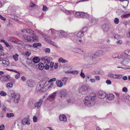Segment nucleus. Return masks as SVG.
Returning <instances> with one entry per match:
<instances>
[{
	"label": "nucleus",
	"mask_w": 130,
	"mask_h": 130,
	"mask_svg": "<svg viewBox=\"0 0 130 130\" xmlns=\"http://www.w3.org/2000/svg\"><path fill=\"white\" fill-rule=\"evenodd\" d=\"M13 86V84L12 83H9L7 84L6 85V86L7 88H9L12 87Z\"/></svg>",
	"instance_id": "47"
},
{
	"label": "nucleus",
	"mask_w": 130,
	"mask_h": 130,
	"mask_svg": "<svg viewBox=\"0 0 130 130\" xmlns=\"http://www.w3.org/2000/svg\"><path fill=\"white\" fill-rule=\"evenodd\" d=\"M66 91L65 89L60 91V94L62 96H66Z\"/></svg>",
	"instance_id": "28"
},
{
	"label": "nucleus",
	"mask_w": 130,
	"mask_h": 130,
	"mask_svg": "<svg viewBox=\"0 0 130 130\" xmlns=\"http://www.w3.org/2000/svg\"><path fill=\"white\" fill-rule=\"evenodd\" d=\"M126 35L127 37L130 38V30L126 33Z\"/></svg>",
	"instance_id": "62"
},
{
	"label": "nucleus",
	"mask_w": 130,
	"mask_h": 130,
	"mask_svg": "<svg viewBox=\"0 0 130 130\" xmlns=\"http://www.w3.org/2000/svg\"><path fill=\"white\" fill-rule=\"evenodd\" d=\"M87 27H85L83 28V29L81 30V31L83 32V33L84 34L85 32L87 31Z\"/></svg>",
	"instance_id": "48"
},
{
	"label": "nucleus",
	"mask_w": 130,
	"mask_h": 130,
	"mask_svg": "<svg viewBox=\"0 0 130 130\" xmlns=\"http://www.w3.org/2000/svg\"><path fill=\"white\" fill-rule=\"evenodd\" d=\"M89 17V15L88 14L85 13L81 12V13L80 15V18H87Z\"/></svg>",
	"instance_id": "25"
},
{
	"label": "nucleus",
	"mask_w": 130,
	"mask_h": 130,
	"mask_svg": "<svg viewBox=\"0 0 130 130\" xmlns=\"http://www.w3.org/2000/svg\"><path fill=\"white\" fill-rule=\"evenodd\" d=\"M75 11H70L66 10L65 11V13L68 15H71L72 14H74L75 13Z\"/></svg>",
	"instance_id": "31"
},
{
	"label": "nucleus",
	"mask_w": 130,
	"mask_h": 130,
	"mask_svg": "<svg viewBox=\"0 0 130 130\" xmlns=\"http://www.w3.org/2000/svg\"><path fill=\"white\" fill-rule=\"evenodd\" d=\"M89 89V86L86 85H83L79 89V92L83 94H86L88 93V90Z\"/></svg>",
	"instance_id": "4"
},
{
	"label": "nucleus",
	"mask_w": 130,
	"mask_h": 130,
	"mask_svg": "<svg viewBox=\"0 0 130 130\" xmlns=\"http://www.w3.org/2000/svg\"><path fill=\"white\" fill-rule=\"evenodd\" d=\"M45 52L46 53H50V49L49 48H46L44 50Z\"/></svg>",
	"instance_id": "56"
},
{
	"label": "nucleus",
	"mask_w": 130,
	"mask_h": 130,
	"mask_svg": "<svg viewBox=\"0 0 130 130\" xmlns=\"http://www.w3.org/2000/svg\"><path fill=\"white\" fill-rule=\"evenodd\" d=\"M68 79V78L67 77H63L61 79V81L63 82V84L65 85Z\"/></svg>",
	"instance_id": "34"
},
{
	"label": "nucleus",
	"mask_w": 130,
	"mask_h": 130,
	"mask_svg": "<svg viewBox=\"0 0 130 130\" xmlns=\"http://www.w3.org/2000/svg\"><path fill=\"white\" fill-rule=\"evenodd\" d=\"M6 70L9 71L15 72L16 73H17V74L15 75V78L17 79H18L19 78L20 76V73L19 72L15 70H13L9 69H6Z\"/></svg>",
	"instance_id": "22"
},
{
	"label": "nucleus",
	"mask_w": 130,
	"mask_h": 130,
	"mask_svg": "<svg viewBox=\"0 0 130 130\" xmlns=\"http://www.w3.org/2000/svg\"><path fill=\"white\" fill-rule=\"evenodd\" d=\"M5 128V126L4 124H3L0 126V130H3Z\"/></svg>",
	"instance_id": "63"
},
{
	"label": "nucleus",
	"mask_w": 130,
	"mask_h": 130,
	"mask_svg": "<svg viewBox=\"0 0 130 130\" xmlns=\"http://www.w3.org/2000/svg\"><path fill=\"white\" fill-rule=\"evenodd\" d=\"M50 61L49 59H45L44 60V63L45 64H49L50 63Z\"/></svg>",
	"instance_id": "53"
},
{
	"label": "nucleus",
	"mask_w": 130,
	"mask_h": 130,
	"mask_svg": "<svg viewBox=\"0 0 130 130\" xmlns=\"http://www.w3.org/2000/svg\"><path fill=\"white\" fill-rule=\"evenodd\" d=\"M50 66L48 64H46L44 66V67L45 69L46 70H48L50 68Z\"/></svg>",
	"instance_id": "58"
},
{
	"label": "nucleus",
	"mask_w": 130,
	"mask_h": 130,
	"mask_svg": "<svg viewBox=\"0 0 130 130\" xmlns=\"http://www.w3.org/2000/svg\"><path fill=\"white\" fill-rule=\"evenodd\" d=\"M111 26V25L109 24H105L102 25V28L104 31L106 32L109 30Z\"/></svg>",
	"instance_id": "8"
},
{
	"label": "nucleus",
	"mask_w": 130,
	"mask_h": 130,
	"mask_svg": "<svg viewBox=\"0 0 130 130\" xmlns=\"http://www.w3.org/2000/svg\"><path fill=\"white\" fill-rule=\"evenodd\" d=\"M96 53L100 56L103 54V52L102 50H99Z\"/></svg>",
	"instance_id": "49"
},
{
	"label": "nucleus",
	"mask_w": 130,
	"mask_h": 130,
	"mask_svg": "<svg viewBox=\"0 0 130 130\" xmlns=\"http://www.w3.org/2000/svg\"><path fill=\"white\" fill-rule=\"evenodd\" d=\"M32 61L34 63H37L39 62L40 59L38 57H36L33 58Z\"/></svg>",
	"instance_id": "27"
},
{
	"label": "nucleus",
	"mask_w": 130,
	"mask_h": 130,
	"mask_svg": "<svg viewBox=\"0 0 130 130\" xmlns=\"http://www.w3.org/2000/svg\"><path fill=\"white\" fill-rule=\"evenodd\" d=\"M14 116V115L12 113H7L6 114V116L9 118L13 117Z\"/></svg>",
	"instance_id": "39"
},
{
	"label": "nucleus",
	"mask_w": 130,
	"mask_h": 130,
	"mask_svg": "<svg viewBox=\"0 0 130 130\" xmlns=\"http://www.w3.org/2000/svg\"><path fill=\"white\" fill-rule=\"evenodd\" d=\"M10 77L9 75L3 76L0 77V80L2 82L7 81Z\"/></svg>",
	"instance_id": "15"
},
{
	"label": "nucleus",
	"mask_w": 130,
	"mask_h": 130,
	"mask_svg": "<svg viewBox=\"0 0 130 130\" xmlns=\"http://www.w3.org/2000/svg\"><path fill=\"white\" fill-rule=\"evenodd\" d=\"M106 98L109 100H112L115 98V96L112 93H109L106 95Z\"/></svg>",
	"instance_id": "18"
},
{
	"label": "nucleus",
	"mask_w": 130,
	"mask_h": 130,
	"mask_svg": "<svg viewBox=\"0 0 130 130\" xmlns=\"http://www.w3.org/2000/svg\"><path fill=\"white\" fill-rule=\"evenodd\" d=\"M112 57L113 58H121L122 57L121 56V54L119 55L117 54H113L112 56Z\"/></svg>",
	"instance_id": "33"
},
{
	"label": "nucleus",
	"mask_w": 130,
	"mask_h": 130,
	"mask_svg": "<svg viewBox=\"0 0 130 130\" xmlns=\"http://www.w3.org/2000/svg\"><path fill=\"white\" fill-rule=\"evenodd\" d=\"M56 84L57 87H61L63 86V84L61 80H57L56 81Z\"/></svg>",
	"instance_id": "21"
},
{
	"label": "nucleus",
	"mask_w": 130,
	"mask_h": 130,
	"mask_svg": "<svg viewBox=\"0 0 130 130\" xmlns=\"http://www.w3.org/2000/svg\"><path fill=\"white\" fill-rule=\"evenodd\" d=\"M57 31L55 30L54 29L52 28L48 30L49 32L50 33H51L53 34H55L56 32Z\"/></svg>",
	"instance_id": "42"
},
{
	"label": "nucleus",
	"mask_w": 130,
	"mask_h": 130,
	"mask_svg": "<svg viewBox=\"0 0 130 130\" xmlns=\"http://www.w3.org/2000/svg\"><path fill=\"white\" fill-rule=\"evenodd\" d=\"M121 56L123 57V56L127 57L130 56V50H127L125 51L124 53L121 54Z\"/></svg>",
	"instance_id": "16"
},
{
	"label": "nucleus",
	"mask_w": 130,
	"mask_h": 130,
	"mask_svg": "<svg viewBox=\"0 0 130 130\" xmlns=\"http://www.w3.org/2000/svg\"><path fill=\"white\" fill-rule=\"evenodd\" d=\"M96 98V94L94 93H91L89 95L86 97L84 100L85 104L88 106H91L93 104V101Z\"/></svg>",
	"instance_id": "1"
},
{
	"label": "nucleus",
	"mask_w": 130,
	"mask_h": 130,
	"mask_svg": "<svg viewBox=\"0 0 130 130\" xmlns=\"http://www.w3.org/2000/svg\"><path fill=\"white\" fill-rule=\"evenodd\" d=\"M38 68L39 70H42L44 68V65L41 62H40L38 64Z\"/></svg>",
	"instance_id": "29"
},
{
	"label": "nucleus",
	"mask_w": 130,
	"mask_h": 130,
	"mask_svg": "<svg viewBox=\"0 0 130 130\" xmlns=\"http://www.w3.org/2000/svg\"><path fill=\"white\" fill-rule=\"evenodd\" d=\"M89 20L93 24H95L98 23V21L96 18L92 17H90L89 18Z\"/></svg>",
	"instance_id": "14"
},
{
	"label": "nucleus",
	"mask_w": 130,
	"mask_h": 130,
	"mask_svg": "<svg viewBox=\"0 0 130 130\" xmlns=\"http://www.w3.org/2000/svg\"><path fill=\"white\" fill-rule=\"evenodd\" d=\"M108 76L110 78L113 79H120L122 77V75L121 74L117 75L111 73L109 74Z\"/></svg>",
	"instance_id": "9"
},
{
	"label": "nucleus",
	"mask_w": 130,
	"mask_h": 130,
	"mask_svg": "<svg viewBox=\"0 0 130 130\" xmlns=\"http://www.w3.org/2000/svg\"><path fill=\"white\" fill-rule=\"evenodd\" d=\"M2 63L5 66H7L9 64V62L8 61L3 60L2 61Z\"/></svg>",
	"instance_id": "37"
},
{
	"label": "nucleus",
	"mask_w": 130,
	"mask_h": 130,
	"mask_svg": "<svg viewBox=\"0 0 130 130\" xmlns=\"http://www.w3.org/2000/svg\"><path fill=\"white\" fill-rule=\"evenodd\" d=\"M11 97L14 98V101L15 103H18L20 100V96L18 93L13 92L11 94Z\"/></svg>",
	"instance_id": "5"
},
{
	"label": "nucleus",
	"mask_w": 130,
	"mask_h": 130,
	"mask_svg": "<svg viewBox=\"0 0 130 130\" xmlns=\"http://www.w3.org/2000/svg\"><path fill=\"white\" fill-rule=\"evenodd\" d=\"M83 70H82V71L81 72V73L80 74V76L81 77L83 78H84L85 77V75L83 73Z\"/></svg>",
	"instance_id": "59"
},
{
	"label": "nucleus",
	"mask_w": 130,
	"mask_h": 130,
	"mask_svg": "<svg viewBox=\"0 0 130 130\" xmlns=\"http://www.w3.org/2000/svg\"><path fill=\"white\" fill-rule=\"evenodd\" d=\"M46 84L45 83V82H40L37 85V87L36 88V91L37 92H39L41 91H44L43 90H42V89L44 88V86Z\"/></svg>",
	"instance_id": "6"
},
{
	"label": "nucleus",
	"mask_w": 130,
	"mask_h": 130,
	"mask_svg": "<svg viewBox=\"0 0 130 130\" xmlns=\"http://www.w3.org/2000/svg\"><path fill=\"white\" fill-rule=\"evenodd\" d=\"M70 38L74 42L77 43L79 44H83L84 42L80 38H76V34L74 33H70L69 34Z\"/></svg>",
	"instance_id": "2"
},
{
	"label": "nucleus",
	"mask_w": 130,
	"mask_h": 130,
	"mask_svg": "<svg viewBox=\"0 0 130 130\" xmlns=\"http://www.w3.org/2000/svg\"><path fill=\"white\" fill-rule=\"evenodd\" d=\"M48 9V8L46 5H44L43 6L42 10L43 11H46Z\"/></svg>",
	"instance_id": "50"
},
{
	"label": "nucleus",
	"mask_w": 130,
	"mask_h": 130,
	"mask_svg": "<svg viewBox=\"0 0 130 130\" xmlns=\"http://www.w3.org/2000/svg\"><path fill=\"white\" fill-rule=\"evenodd\" d=\"M56 80V78H53L52 79H50V80L48 81V82H45V84H47V83H49L51 82H53L55 81Z\"/></svg>",
	"instance_id": "43"
},
{
	"label": "nucleus",
	"mask_w": 130,
	"mask_h": 130,
	"mask_svg": "<svg viewBox=\"0 0 130 130\" xmlns=\"http://www.w3.org/2000/svg\"><path fill=\"white\" fill-rule=\"evenodd\" d=\"M33 121L35 122H37V118L36 116H35L33 117Z\"/></svg>",
	"instance_id": "57"
},
{
	"label": "nucleus",
	"mask_w": 130,
	"mask_h": 130,
	"mask_svg": "<svg viewBox=\"0 0 130 130\" xmlns=\"http://www.w3.org/2000/svg\"><path fill=\"white\" fill-rule=\"evenodd\" d=\"M127 13V12H125V15H123L122 16H121V18H127L129 17H130V13H128L127 14H126V13Z\"/></svg>",
	"instance_id": "30"
},
{
	"label": "nucleus",
	"mask_w": 130,
	"mask_h": 130,
	"mask_svg": "<svg viewBox=\"0 0 130 130\" xmlns=\"http://www.w3.org/2000/svg\"><path fill=\"white\" fill-rule=\"evenodd\" d=\"M41 46V44L39 43H35L33 44V46L34 47L36 48L38 46L40 47Z\"/></svg>",
	"instance_id": "35"
},
{
	"label": "nucleus",
	"mask_w": 130,
	"mask_h": 130,
	"mask_svg": "<svg viewBox=\"0 0 130 130\" xmlns=\"http://www.w3.org/2000/svg\"><path fill=\"white\" fill-rule=\"evenodd\" d=\"M58 61L59 62H62V63H67L68 62V61L67 60L64 59L61 57H60L59 58Z\"/></svg>",
	"instance_id": "32"
},
{
	"label": "nucleus",
	"mask_w": 130,
	"mask_h": 130,
	"mask_svg": "<svg viewBox=\"0 0 130 130\" xmlns=\"http://www.w3.org/2000/svg\"><path fill=\"white\" fill-rule=\"evenodd\" d=\"M77 51V53L81 54H83V51H82L80 49L78 48H77V49H76Z\"/></svg>",
	"instance_id": "54"
},
{
	"label": "nucleus",
	"mask_w": 130,
	"mask_h": 130,
	"mask_svg": "<svg viewBox=\"0 0 130 130\" xmlns=\"http://www.w3.org/2000/svg\"><path fill=\"white\" fill-rule=\"evenodd\" d=\"M89 56L90 57H91L93 60H94V59L97 58L98 57H99V56L96 53L95 54H89Z\"/></svg>",
	"instance_id": "20"
},
{
	"label": "nucleus",
	"mask_w": 130,
	"mask_h": 130,
	"mask_svg": "<svg viewBox=\"0 0 130 130\" xmlns=\"http://www.w3.org/2000/svg\"><path fill=\"white\" fill-rule=\"evenodd\" d=\"M125 43L127 45H130V41L126 40L125 41Z\"/></svg>",
	"instance_id": "64"
},
{
	"label": "nucleus",
	"mask_w": 130,
	"mask_h": 130,
	"mask_svg": "<svg viewBox=\"0 0 130 130\" xmlns=\"http://www.w3.org/2000/svg\"><path fill=\"white\" fill-rule=\"evenodd\" d=\"M114 38L117 39H120L121 37L120 35L117 34H116L114 36Z\"/></svg>",
	"instance_id": "44"
},
{
	"label": "nucleus",
	"mask_w": 130,
	"mask_h": 130,
	"mask_svg": "<svg viewBox=\"0 0 130 130\" xmlns=\"http://www.w3.org/2000/svg\"><path fill=\"white\" fill-rule=\"evenodd\" d=\"M74 33L76 34V38H81L83 37L84 35V34L83 33V32H82L81 31L79 32L77 34H76V33Z\"/></svg>",
	"instance_id": "26"
},
{
	"label": "nucleus",
	"mask_w": 130,
	"mask_h": 130,
	"mask_svg": "<svg viewBox=\"0 0 130 130\" xmlns=\"http://www.w3.org/2000/svg\"><path fill=\"white\" fill-rule=\"evenodd\" d=\"M75 17L76 18H80V15L81 13L80 12H76L75 11Z\"/></svg>",
	"instance_id": "41"
},
{
	"label": "nucleus",
	"mask_w": 130,
	"mask_h": 130,
	"mask_svg": "<svg viewBox=\"0 0 130 130\" xmlns=\"http://www.w3.org/2000/svg\"><path fill=\"white\" fill-rule=\"evenodd\" d=\"M59 120L61 121H66L67 119L66 116L64 115H60L59 117Z\"/></svg>",
	"instance_id": "24"
},
{
	"label": "nucleus",
	"mask_w": 130,
	"mask_h": 130,
	"mask_svg": "<svg viewBox=\"0 0 130 130\" xmlns=\"http://www.w3.org/2000/svg\"><path fill=\"white\" fill-rule=\"evenodd\" d=\"M114 22L115 24H117L119 22V19L117 18H116L114 19Z\"/></svg>",
	"instance_id": "52"
},
{
	"label": "nucleus",
	"mask_w": 130,
	"mask_h": 130,
	"mask_svg": "<svg viewBox=\"0 0 130 130\" xmlns=\"http://www.w3.org/2000/svg\"><path fill=\"white\" fill-rule=\"evenodd\" d=\"M122 90L123 92H127V89L126 87H124L123 88Z\"/></svg>",
	"instance_id": "61"
},
{
	"label": "nucleus",
	"mask_w": 130,
	"mask_h": 130,
	"mask_svg": "<svg viewBox=\"0 0 130 130\" xmlns=\"http://www.w3.org/2000/svg\"><path fill=\"white\" fill-rule=\"evenodd\" d=\"M126 57L125 56H123L121 58H124V59H123V61H121V64L124 65H126L129 63V59L128 58H126Z\"/></svg>",
	"instance_id": "11"
},
{
	"label": "nucleus",
	"mask_w": 130,
	"mask_h": 130,
	"mask_svg": "<svg viewBox=\"0 0 130 130\" xmlns=\"http://www.w3.org/2000/svg\"><path fill=\"white\" fill-rule=\"evenodd\" d=\"M59 35L62 36L66 38L68 36V34L66 32L63 30H60L59 31Z\"/></svg>",
	"instance_id": "19"
},
{
	"label": "nucleus",
	"mask_w": 130,
	"mask_h": 130,
	"mask_svg": "<svg viewBox=\"0 0 130 130\" xmlns=\"http://www.w3.org/2000/svg\"><path fill=\"white\" fill-rule=\"evenodd\" d=\"M19 56V55L17 54L13 56V58L15 61H17L18 60Z\"/></svg>",
	"instance_id": "40"
},
{
	"label": "nucleus",
	"mask_w": 130,
	"mask_h": 130,
	"mask_svg": "<svg viewBox=\"0 0 130 130\" xmlns=\"http://www.w3.org/2000/svg\"><path fill=\"white\" fill-rule=\"evenodd\" d=\"M0 94L2 96H5L7 95V94L4 91H1L0 92Z\"/></svg>",
	"instance_id": "45"
},
{
	"label": "nucleus",
	"mask_w": 130,
	"mask_h": 130,
	"mask_svg": "<svg viewBox=\"0 0 130 130\" xmlns=\"http://www.w3.org/2000/svg\"><path fill=\"white\" fill-rule=\"evenodd\" d=\"M43 101V99H40L37 103H36L34 104V106L35 108H38L41 107Z\"/></svg>",
	"instance_id": "10"
},
{
	"label": "nucleus",
	"mask_w": 130,
	"mask_h": 130,
	"mask_svg": "<svg viewBox=\"0 0 130 130\" xmlns=\"http://www.w3.org/2000/svg\"><path fill=\"white\" fill-rule=\"evenodd\" d=\"M32 46L31 45H30L28 44H26L25 45L24 47L27 50H28Z\"/></svg>",
	"instance_id": "46"
},
{
	"label": "nucleus",
	"mask_w": 130,
	"mask_h": 130,
	"mask_svg": "<svg viewBox=\"0 0 130 130\" xmlns=\"http://www.w3.org/2000/svg\"><path fill=\"white\" fill-rule=\"evenodd\" d=\"M44 40L47 42L49 43L50 44L55 46L56 47H58V46L56 44V43L52 41L51 40L46 38H45Z\"/></svg>",
	"instance_id": "17"
},
{
	"label": "nucleus",
	"mask_w": 130,
	"mask_h": 130,
	"mask_svg": "<svg viewBox=\"0 0 130 130\" xmlns=\"http://www.w3.org/2000/svg\"><path fill=\"white\" fill-rule=\"evenodd\" d=\"M21 122L23 125H29L30 124V120L27 118H24L22 120Z\"/></svg>",
	"instance_id": "12"
},
{
	"label": "nucleus",
	"mask_w": 130,
	"mask_h": 130,
	"mask_svg": "<svg viewBox=\"0 0 130 130\" xmlns=\"http://www.w3.org/2000/svg\"><path fill=\"white\" fill-rule=\"evenodd\" d=\"M56 92H54L51 95H49L47 98V99L50 101H52L54 99L56 95Z\"/></svg>",
	"instance_id": "13"
},
{
	"label": "nucleus",
	"mask_w": 130,
	"mask_h": 130,
	"mask_svg": "<svg viewBox=\"0 0 130 130\" xmlns=\"http://www.w3.org/2000/svg\"><path fill=\"white\" fill-rule=\"evenodd\" d=\"M26 31L29 34L32 35L34 34V31L31 29L29 28H27L26 29Z\"/></svg>",
	"instance_id": "36"
},
{
	"label": "nucleus",
	"mask_w": 130,
	"mask_h": 130,
	"mask_svg": "<svg viewBox=\"0 0 130 130\" xmlns=\"http://www.w3.org/2000/svg\"><path fill=\"white\" fill-rule=\"evenodd\" d=\"M37 31L42 36H43L45 35V34L40 30H37Z\"/></svg>",
	"instance_id": "60"
},
{
	"label": "nucleus",
	"mask_w": 130,
	"mask_h": 130,
	"mask_svg": "<svg viewBox=\"0 0 130 130\" xmlns=\"http://www.w3.org/2000/svg\"><path fill=\"white\" fill-rule=\"evenodd\" d=\"M116 43L119 45L122 44L123 43V41L121 40H120L116 42Z\"/></svg>",
	"instance_id": "55"
},
{
	"label": "nucleus",
	"mask_w": 130,
	"mask_h": 130,
	"mask_svg": "<svg viewBox=\"0 0 130 130\" xmlns=\"http://www.w3.org/2000/svg\"><path fill=\"white\" fill-rule=\"evenodd\" d=\"M98 97L100 99L105 98L106 95V93L103 91H100L97 93Z\"/></svg>",
	"instance_id": "7"
},
{
	"label": "nucleus",
	"mask_w": 130,
	"mask_h": 130,
	"mask_svg": "<svg viewBox=\"0 0 130 130\" xmlns=\"http://www.w3.org/2000/svg\"><path fill=\"white\" fill-rule=\"evenodd\" d=\"M27 85L29 87H32L34 84V83L32 80H29L27 81Z\"/></svg>",
	"instance_id": "23"
},
{
	"label": "nucleus",
	"mask_w": 130,
	"mask_h": 130,
	"mask_svg": "<svg viewBox=\"0 0 130 130\" xmlns=\"http://www.w3.org/2000/svg\"><path fill=\"white\" fill-rule=\"evenodd\" d=\"M74 99L72 98H69L67 99V102L68 103H72Z\"/></svg>",
	"instance_id": "38"
},
{
	"label": "nucleus",
	"mask_w": 130,
	"mask_h": 130,
	"mask_svg": "<svg viewBox=\"0 0 130 130\" xmlns=\"http://www.w3.org/2000/svg\"><path fill=\"white\" fill-rule=\"evenodd\" d=\"M78 71L77 70L72 71H71V74H74L77 75L78 74Z\"/></svg>",
	"instance_id": "51"
},
{
	"label": "nucleus",
	"mask_w": 130,
	"mask_h": 130,
	"mask_svg": "<svg viewBox=\"0 0 130 130\" xmlns=\"http://www.w3.org/2000/svg\"><path fill=\"white\" fill-rule=\"evenodd\" d=\"M23 37L24 39L23 40L26 42H38V38L36 36H35L34 37L27 35H24Z\"/></svg>",
	"instance_id": "3"
}]
</instances>
